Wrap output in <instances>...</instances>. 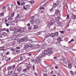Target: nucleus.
I'll use <instances>...</instances> for the list:
<instances>
[{"mask_svg":"<svg viewBox=\"0 0 76 76\" xmlns=\"http://www.w3.org/2000/svg\"><path fill=\"white\" fill-rule=\"evenodd\" d=\"M31 24H34L35 23V21L34 20H32L31 21Z\"/></svg>","mask_w":76,"mask_h":76,"instance_id":"nucleus-28","label":"nucleus"},{"mask_svg":"<svg viewBox=\"0 0 76 76\" xmlns=\"http://www.w3.org/2000/svg\"><path fill=\"white\" fill-rule=\"evenodd\" d=\"M1 16H4V13L3 12L0 13V18H1Z\"/></svg>","mask_w":76,"mask_h":76,"instance_id":"nucleus-33","label":"nucleus"},{"mask_svg":"<svg viewBox=\"0 0 76 76\" xmlns=\"http://www.w3.org/2000/svg\"><path fill=\"white\" fill-rule=\"evenodd\" d=\"M30 5L28 4L26 5V7L25 6H23V9H25L26 10H27L28 9L30 8Z\"/></svg>","mask_w":76,"mask_h":76,"instance_id":"nucleus-6","label":"nucleus"},{"mask_svg":"<svg viewBox=\"0 0 76 76\" xmlns=\"http://www.w3.org/2000/svg\"><path fill=\"white\" fill-rule=\"evenodd\" d=\"M36 23L37 25H39L40 23H41V22H40V20H36Z\"/></svg>","mask_w":76,"mask_h":76,"instance_id":"nucleus-9","label":"nucleus"},{"mask_svg":"<svg viewBox=\"0 0 76 76\" xmlns=\"http://www.w3.org/2000/svg\"><path fill=\"white\" fill-rule=\"evenodd\" d=\"M70 73L72 75V76H73L74 75V73H73V72H72V71H70Z\"/></svg>","mask_w":76,"mask_h":76,"instance_id":"nucleus-44","label":"nucleus"},{"mask_svg":"<svg viewBox=\"0 0 76 76\" xmlns=\"http://www.w3.org/2000/svg\"><path fill=\"white\" fill-rule=\"evenodd\" d=\"M45 54H48L49 55V52L48 51V50H45L44 51V53Z\"/></svg>","mask_w":76,"mask_h":76,"instance_id":"nucleus-11","label":"nucleus"},{"mask_svg":"<svg viewBox=\"0 0 76 76\" xmlns=\"http://www.w3.org/2000/svg\"><path fill=\"white\" fill-rule=\"evenodd\" d=\"M29 47L31 48H35V46L32 45H29Z\"/></svg>","mask_w":76,"mask_h":76,"instance_id":"nucleus-19","label":"nucleus"},{"mask_svg":"<svg viewBox=\"0 0 76 76\" xmlns=\"http://www.w3.org/2000/svg\"><path fill=\"white\" fill-rule=\"evenodd\" d=\"M55 35L56 36H58V32H56L55 34Z\"/></svg>","mask_w":76,"mask_h":76,"instance_id":"nucleus-47","label":"nucleus"},{"mask_svg":"<svg viewBox=\"0 0 76 76\" xmlns=\"http://www.w3.org/2000/svg\"><path fill=\"white\" fill-rule=\"evenodd\" d=\"M57 4L56 3H54L53 5V7H54V8H56L57 6Z\"/></svg>","mask_w":76,"mask_h":76,"instance_id":"nucleus-23","label":"nucleus"},{"mask_svg":"<svg viewBox=\"0 0 76 76\" xmlns=\"http://www.w3.org/2000/svg\"><path fill=\"white\" fill-rule=\"evenodd\" d=\"M61 39V38L60 37H58L57 39V41H60Z\"/></svg>","mask_w":76,"mask_h":76,"instance_id":"nucleus-39","label":"nucleus"},{"mask_svg":"<svg viewBox=\"0 0 76 76\" xmlns=\"http://www.w3.org/2000/svg\"><path fill=\"white\" fill-rule=\"evenodd\" d=\"M55 69H58V66H55Z\"/></svg>","mask_w":76,"mask_h":76,"instance_id":"nucleus-62","label":"nucleus"},{"mask_svg":"<svg viewBox=\"0 0 76 76\" xmlns=\"http://www.w3.org/2000/svg\"><path fill=\"white\" fill-rule=\"evenodd\" d=\"M21 67L20 66L18 67L17 70L18 71V72H20V71L21 70Z\"/></svg>","mask_w":76,"mask_h":76,"instance_id":"nucleus-20","label":"nucleus"},{"mask_svg":"<svg viewBox=\"0 0 76 76\" xmlns=\"http://www.w3.org/2000/svg\"><path fill=\"white\" fill-rule=\"evenodd\" d=\"M44 3L42 2L40 4V7H42V6H44Z\"/></svg>","mask_w":76,"mask_h":76,"instance_id":"nucleus-34","label":"nucleus"},{"mask_svg":"<svg viewBox=\"0 0 76 76\" xmlns=\"http://www.w3.org/2000/svg\"><path fill=\"white\" fill-rule=\"evenodd\" d=\"M16 48V49H17V50H19V49H20V47H17Z\"/></svg>","mask_w":76,"mask_h":76,"instance_id":"nucleus-59","label":"nucleus"},{"mask_svg":"<svg viewBox=\"0 0 76 76\" xmlns=\"http://www.w3.org/2000/svg\"><path fill=\"white\" fill-rule=\"evenodd\" d=\"M48 37H49V35H46L45 36V38H48Z\"/></svg>","mask_w":76,"mask_h":76,"instance_id":"nucleus-54","label":"nucleus"},{"mask_svg":"<svg viewBox=\"0 0 76 76\" xmlns=\"http://www.w3.org/2000/svg\"><path fill=\"white\" fill-rule=\"evenodd\" d=\"M59 13V11L58 10H56L55 13L53 15L51 16V17H53V19H54L55 18H56V16H57L58 14Z\"/></svg>","mask_w":76,"mask_h":76,"instance_id":"nucleus-3","label":"nucleus"},{"mask_svg":"<svg viewBox=\"0 0 76 76\" xmlns=\"http://www.w3.org/2000/svg\"><path fill=\"white\" fill-rule=\"evenodd\" d=\"M17 3L20 6V2H19L17 1Z\"/></svg>","mask_w":76,"mask_h":76,"instance_id":"nucleus-57","label":"nucleus"},{"mask_svg":"<svg viewBox=\"0 0 76 76\" xmlns=\"http://www.w3.org/2000/svg\"><path fill=\"white\" fill-rule=\"evenodd\" d=\"M54 23V21L53 20L50 21L49 23V25H53Z\"/></svg>","mask_w":76,"mask_h":76,"instance_id":"nucleus-14","label":"nucleus"},{"mask_svg":"<svg viewBox=\"0 0 76 76\" xmlns=\"http://www.w3.org/2000/svg\"><path fill=\"white\" fill-rule=\"evenodd\" d=\"M16 52V53H19V52H20V50H15Z\"/></svg>","mask_w":76,"mask_h":76,"instance_id":"nucleus-56","label":"nucleus"},{"mask_svg":"<svg viewBox=\"0 0 76 76\" xmlns=\"http://www.w3.org/2000/svg\"><path fill=\"white\" fill-rule=\"evenodd\" d=\"M41 49L39 48V47H37L36 49V51H40Z\"/></svg>","mask_w":76,"mask_h":76,"instance_id":"nucleus-16","label":"nucleus"},{"mask_svg":"<svg viewBox=\"0 0 76 76\" xmlns=\"http://www.w3.org/2000/svg\"><path fill=\"white\" fill-rule=\"evenodd\" d=\"M56 75L57 76H59L60 75V73H57Z\"/></svg>","mask_w":76,"mask_h":76,"instance_id":"nucleus-64","label":"nucleus"},{"mask_svg":"<svg viewBox=\"0 0 76 76\" xmlns=\"http://www.w3.org/2000/svg\"><path fill=\"white\" fill-rule=\"evenodd\" d=\"M48 42H52V39H51L50 38H49L48 39Z\"/></svg>","mask_w":76,"mask_h":76,"instance_id":"nucleus-32","label":"nucleus"},{"mask_svg":"<svg viewBox=\"0 0 76 76\" xmlns=\"http://www.w3.org/2000/svg\"><path fill=\"white\" fill-rule=\"evenodd\" d=\"M12 67L14 69V68H15V67H16V65H14Z\"/></svg>","mask_w":76,"mask_h":76,"instance_id":"nucleus-58","label":"nucleus"},{"mask_svg":"<svg viewBox=\"0 0 76 76\" xmlns=\"http://www.w3.org/2000/svg\"><path fill=\"white\" fill-rule=\"evenodd\" d=\"M18 41H20V42H23L25 41V39L24 38H22L20 40H18Z\"/></svg>","mask_w":76,"mask_h":76,"instance_id":"nucleus-18","label":"nucleus"},{"mask_svg":"<svg viewBox=\"0 0 76 76\" xmlns=\"http://www.w3.org/2000/svg\"><path fill=\"white\" fill-rule=\"evenodd\" d=\"M13 4H11L9 5V7L10 9H11V8H12V7H13Z\"/></svg>","mask_w":76,"mask_h":76,"instance_id":"nucleus-37","label":"nucleus"},{"mask_svg":"<svg viewBox=\"0 0 76 76\" xmlns=\"http://www.w3.org/2000/svg\"><path fill=\"white\" fill-rule=\"evenodd\" d=\"M2 35L3 36H4V37H5V36H7V34L5 32H4L2 33Z\"/></svg>","mask_w":76,"mask_h":76,"instance_id":"nucleus-22","label":"nucleus"},{"mask_svg":"<svg viewBox=\"0 0 76 76\" xmlns=\"http://www.w3.org/2000/svg\"><path fill=\"white\" fill-rule=\"evenodd\" d=\"M29 45L28 44H26L24 46V49H26V48H29Z\"/></svg>","mask_w":76,"mask_h":76,"instance_id":"nucleus-13","label":"nucleus"},{"mask_svg":"<svg viewBox=\"0 0 76 76\" xmlns=\"http://www.w3.org/2000/svg\"><path fill=\"white\" fill-rule=\"evenodd\" d=\"M26 31V30H24L23 28L19 29L18 30V31H15L13 33V35L14 36L13 39V40H16L17 37H18V35H16L18 34V32L19 33H23V32H25Z\"/></svg>","mask_w":76,"mask_h":76,"instance_id":"nucleus-1","label":"nucleus"},{"mask_svg":"<svg viewBox=\"0 0 76 76\" xmlns=\"http://www.w3.org/2000/svg\"><path fill=\"white\" fill-rule=\"evenodd\" d=\"M52 19H55V20L56 21H58V22L56 23V25H57V26L58 27H59L60 28H62L63 27V23H61L60 21V20L61 19V18L59 17H57V16L54 18H53V17H51Z\"/></svg>","mask_w":76,"mask_h":76,"instance_id":"nucleus-2","label":"nucleus"},{"mask_svg":"<svg viewBox=\"0 0 76 76\" xmlns=\"http://www.w3.org/2000/svg\"><path fill=\"white\" fill-rule=\"evenodd\" d=\"M34 29H37L38 28V26L37 25H35L34 26Z\"/></svg>","mask_w":76,"mask_h":76,"instance_id":"nucleus-29","label":"nucleus"},{"mask_svg":"<svg viewBox=\"0 0 76 76\" xmlns=\"http://www.w3.org/2000/svg\"><path fill=\"white\" fill-rule=\"evenodd\" d=\"M56 4H57V5H60V1H57L56 3Z\"/></svg>","mask_w":76,"mask_h":76,"instance_id":"nucleus-25","label":"nucleus"},{"mask_svg":"<svg viewBox=\"0 0 76 76\" xmlns=\"http://www.w3.org/2000/svg\"><path fill=\"white\" fill-rule=\"evenodd\" d=\"M44 56H45V54L44 53H41L40 54L39 56L37 57V59H38V60L41 59L42 58V57H44Z\"/></svg>","mask_w":76,"mask_h":76,"instance_id":"nucleus-4","label":"nucleus"},{"mask_svg":"<svg viewBox=\"0 0 76 76\" xmlns=\"http://www.w3.org/2000/svg\"><path fill=\"white\" fill-rule=\"evenodd\" d=\"M53 53V52L52 50H50L49 52V55H50L51 54H52Z\"/></svg>","mask_w":76,"mask_h":76,"instance_id":"nucleus-38","label":"nucleus"},{"mask_svg":"<svg viewBox=\"0 0 76 76\" xmlns=\"http://www.w3.org/2000/svg\"><path fill=\"white\" fill-rule=\"evenodd\" d=\"M62 60L63 61H66V58H62Z\"/></svg>","mask_w":76,"mask_h":76,"instance_id":"nucleus-52","label":"nucleus"},{"mask_svg":"<svg viewBox=\"0 0 76 76\" xmlns=\"http://www.w3.org/2000/svg\"><path fill=\"white\" fill-rule=\"evenodd\" d=\"M36 60L34 59H31V61L32 62H33V63H35L36 62Z\"/></svg>","mask_w":76,"mask_h":76,"instance_id":"nucleus-26","label":"nucleus"},{"mask_svg":"<svg viewBox=\"0 0 76 76\" xmlns=\"http://www.w3.org/2000/svg\"><path fill=\"white\" fill-rule=\"evenodd\" d=\"M33 68L34 70H35V66H34V64H33Z\"/></svg>","mask_w":76,"mask_h":76,"instance_id":"nucleus-61","label":"nucleus"},{"mask_svg":"<svg viewBox=\"0 0 76 76\" xmlns=\"http://www.w3.org/2000/svg\"><path fill=\"white\" fill-rule=\"evenodd\" d=\"M33 54V53H28V56H31Z\"/></svg>","mask_w":76,"mask_h":76,"instance_id":"nucleus-36","label":"nucleus"},{"mask_svg":"<svg viewBox=\"0 0 76 76\" xmlns=\"http://www.w3.org/2000/svg\"><path fill=\"white\" fill-rule=\"evenodd\" d=\"M35 63H36L37 64H38V63H39V61L36 60Z\"/></svg>","mask_w":76,"mask_h":76,"instance_id":"nucleus-51","label":"nucleus"},{"mask_svg":"<svg viewBox=\"0 0 76 76\" xmlns=\"http://www.w3.org/2000/svg\"><path fill=\"white\" fill-rule=\"evenodd\" d=\"M30 69V67L28 66H27V68H26L23 69V72H25V73H26V72H27V71L28 70H29Z\"/></svg>","mask_w":76,"mask_h":76,"instance_id":"nucleus-7","label":"nucleus"},{"mask_svg":"<svg viewBox=\"0 0 76 76\" xmlns=\"http://www.w3.org/2000/svg\"><path fill=\"white\" fill-rule=\"evenodd\" d=\"M1 30L2 31H7V32H9V30L8 29H7L6 28H1Z\"/></svg>","mask_w":76,"mask_h":76,"instance_id":"nucleus-8","label":"nucleus"},{"mask_svg":"<svg viewBox=\"0 0 76 76\" xmlns=\"http://www.w3.org/2000/svg\"><path fill=\"white\" fill-rule=\"evenodd\" d=\"M14 22L17 23V22H18V21L16 19H15L14 20Z\"/></svg>","mask_w":76,"mask_h":76,"instance_id":"nucleus-48","label":"nucleus"},{"mask_svg":"<svg viewBox=\"0 0 76 76\" xmlns=\"http://www.w3.org/2000/svg\"><path fill=\"white\" fill-rule=\"evenodd\" d=\"M28 29L29 30H31V29H32V27H29L28 28Z\"/></svg>","mask_w":76,"mask_h":76,"instance_id":"nucleus-53","label":"nucleus"},{"mask_svg":"<svg viewBox=\"0 0 76 76\" xmlns=\"http://www.w3.org/2000/svg\"><path fill=\"white\" fill-rule=\"evenodd\" d=\"M28 41L30 42H32V40L31 39H30Z\"/></svg>","mask_w":76,"mask_h":76,"instance_id":"nucleus-60","label":"nucleus"},{"mask_svg":"<svg viewBox=\"0 0 76 76\" xmlns=\"http://www.w3.org/2000/svg\"><path fill=\"white\" fill-rule=\"evenodd\" d=\"M40 10H44V7H40Z\"/></svg>","mask_w":76,"mask_h":76,"instance_id":"nucleus-45","label":"nucleus"},{"mask_svg":"<svg viewBox=\"0 0 76 76\" xmlns=\"http://www.w3.org/2000/svg\"><path fill=\"white\" fill-rule=\"evenodd\" d=\"M6 59V57L5 56H4L3 58V59L1 60L2 61H4Z\"/></svg>","mask_w":76,"mask_h":76,"instance_id":"nucleus-27","label":"nucleus"},{"mask_svg":"<svg viewBox=\"0 0 76 76\" xmlns=\"http://www.w3.org/2000/svg\"><path fill=\"white\" fill-rule=\"evenodd\" d=\"M24 41L27 42L28 41V38L27 37H25L24 38Z\"/></svg>","mask_w":76,"mask_h":76,"instance_id":"nucleus-17","label":"nucleus"},{"mask_svg":"<svg viewBox=\"0 0 76 76\" xmlns=\"http://www.w3.org/2000/svg\"><path fill=\"white\" fill-rule=\"evenodd\" d=\"M16 18H18V19H20V15L19 14H18Z\"/></svg>","mask_w":76,"mask_h":76,"instance_id":"nucleus-30","label":"nucleus"},{"mask_svg":"<svg viewBox=\"0 0 76 76\" xmlns=\"http://www.w3.org/2000/svg\"><path fill=\"white\" fill-rule=\"evenodd\" d=\"M12 66H10L7 69H8V70H11V69H12Z\"/></svg>","mask_w":76,"mask_h":76,"instance_id":"nucleus-31","label":"nucleus"},{"mask_svg":"<svg viewBox=\"0 0 76 76\" xmlns=\"http://www.w3.org/2000/svg\"><path fill=\"white\" fill-rule=\"evenodd\" d=\"M3 22H7V19H6L5 18L3 20Z\"/></svg>","mask_w":76,"mask_h":76,"instance_id":"nucleus-41","label":"nucleus"},{"mask_svg":"<svg viewBox=\"0 0 76 76\" xmlns=\"http://www.w3.org/2000/svg\"><path fill=\"white\" fill-rule=\"evenodd\" d=\"M7 6V5H5L1 9V10L2 12H5L6 11V7Z\"/></svg>","mask_w":76,"mask_h":76,"instance_id":"nucleus-5","label":"nucleus"},{"mask_svg":"<svg viewBox=\"0 0 76 76\" xmlns=\"http://www.w3.org/2000/svg\"><path fill=\"white\" fill-rule=\"evenodd\" d=\"M51 37H54L55 36V33H52L50 35Z\"/></svg>","mask_w":76,"mask_h":76,"instance_id":"nucleus-24","label":"nucleus"},{"mask_svg":"<svg viewBox=\"0 0 76 76\" xmlns=\"http://www.w3.org/2000/svg\"><path fill=\"white\" fill-rule=\"evenodd\" d=\"M12 75H13V71H10L7 76H12Z\"/></svg>","mask_w":76,"mask_h":76,"instance_id":"nucleus-10","label":"nucleus"},{"mask_svg":"<svg viewBox=\"0 0 76 76\" xmlns=\"http://www.w3.org/2000/svg\"><path fill=\"white\" fill-rule=\"evenodd\" d=\"M15 16V12H13L11 14V17H13Z\"/></svg>","mask_w":76,"mask_h":76,"instance_id":"nucleus-43","label":"nucleus"},{"mask_svg":"<svg viewBox=\"0 0 76 76\" xmlns=\"http://www.w3.org/2000/svg\"><path fill=\"white\" fill-rule=\"evenodd\" d=\"M25 2L24 1L22 2L21 4V5H22V6H23L25 4Z\"/></svg>","mask_w":76,"mask_h":76,"instance_id":"nucleus-42","label":"nucleus"},{"mask_svg":"<svg viewBox=\"0 0 76 76\" xmlns=\"http://www.w3.org/2000/svg\"><path fill=\"white\" fill-rule=\"evenodd\" d=\"M14 30H15V28H14L13 27H11L10 28V31H13Z\"/></svg>","mask_w":76,"mask_h":76,"instance_id":"nucleus-35","label":"nucleus"},{"mask_svg":"<svg viewBox=\"0 0 76 76\" xmlns=\"http://www.w3.org/2000/svg\"><path fill=\"white\" fill-rule=\"evenodd\" d=\"M68 67L69 69H71L72 66V64H71L68 63Z\"/></svg>","mask_w":76,"mask_h":76,"instance_id":"nucleus-21","label":"nucleus"},{"mask_svg":"<svg viewBox=\"0 0 76 76\" xmlns=\"http://www.w3.org/2000/svg\"><path fill=\"white\" fill-rule=\"evenodd\" d=\"M23 60V57H22V56H21L20 57V58H18V61H22V60Z\"/></svg>","mask_w":76,"mask_h":76,"instance_id":"nucleus-12","label":"nucleus"},{"mask_svg":"<svg viewBox=\"0 0 76 76\" xmlns=\"http://www.w3.org/2000/svg\"><path fill=\"white\" fill-rule=\"evenodd\" d=\"M75 41V40L73 39H72L70 41H71V42H73V41Z\"/></svg>","mask_w":76,"mask_h":76,"instance_id":"nucleus-63","label":"nucleus"},{"mask_svg":"<svg viewBox=\"0 0 76 76\" xmlns=\"http://www.w3.org/2000/svg\"><path fill=\"white\" fill-rule=\"evenodd\" d=\"M67 18H66V19H68L69 18V15H68L67 16Z\"/></svg>","mask_w":76,"mask_h":76,"instance_id":"nucleus-55","label":"nucleus"},{"mask_svg":"<svg viewBox=\"0 0 76 76\" xmlns=\"http://www.w3.org/2000/svg\"><path fill=\"white\" fill-rule=\"evenodd\" d=\"M34 74L36 75V76H38V74L36 72H34Z\"/></svg>","mask_w":76,"mask_h":76,"instance_id":"nucleus-50","label":"nucleus"},{"mask_svg":"<svg viewBox=\"0 0 76 76\" xmlns=\"http://www.w3.org/2000/svg\"><path fill=\"white\" fill-rule=\"evenodd\" d=\"M31 20H34V19H35V16H33L31 17Z\"/></svg>","mask_w":76,"mask_h":76,"instance_id":"nucleus-40","label":"nucleus"},{"mask_svg":"<svg viewBox=\"0 0 76 76\" xmlns=\"http://www.w3.org/2000/svg\"><path fill=\"white\" fill-rule=\"evenodd\" d=\"M72 10L74 12H76V8H74L72 9Z\"/></svg>","mask_w":76,"mask_h":76,"instance_id":"nucleus-49","label":"nucleus"},{"mask_svg":"<svg viewBox=\"0 0 76 76\" xmlns=\"http://www.w3.org/2000/svg\"><path fill=\"white\" fill-rule=\"evenodd\" d=\"M53 49H52L51 48H48V50L49 51H51Z\"/></svg>","mask_w":76,"mask_h":76,"instance_id":"nucleus-46","label":"nucleus"},{"mask_svg":"<svg viewBox=\"0 0 76 76\" xmlns=\"http://www.w3.org/2000/svg\"><path fill=\"white\" fill-rule=\"evenodd\" d=\"M9 20H10L11 21V22H12V20H13V18L12 17H10L8 19Z\"/></svg>","mask_w":76,"mask_h":76,"instance_id":"nucleus-15","label":"nucleus"}]
</instances>
